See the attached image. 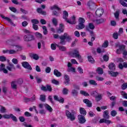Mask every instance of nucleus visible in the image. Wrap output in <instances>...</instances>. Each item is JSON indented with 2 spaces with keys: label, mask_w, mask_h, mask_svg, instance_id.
Wrapping results in <instances>:
<instances>
[{
  "label": "nucleus",
  "mask_w": 127,
  "mask_h": 127,
  "mask_svg": "<svg viewBox=\"0 0 127 127\" xmlns=\"http://www.w3.org/2000/svg\"><path fill=\"white\" fill-rule=\"evenodd\" d=\"M6 69L8 70V71H12V69H15V67L14 66V64L11 63H9L8 65L6 66Z\"/></svg>",
  "instance_id": "14"
},
{
  "label": "nucleus",
  "mask_w": 127,
  "mask_h": 127,
  "mask_svg": "<svg viewBox=\"0 0 127 127\" xmlns=\"http://www.w3.org/2000/svg\"><path fill=\"white\" fill-rule=\"evenodd\" d=\"M70 55L73 58H77L80 63L83 62V59H82V56L80 55V53L78 49H74L73 52H71L70 53Z\"/></svg>",
  "instance_id": "3"
},
{
  "label": "nucleus",
  "mask_w": 127,
  "mask_h": 127,
  "mask_svg": "<svg viewBox=\"0 0 127 127\" xmlns=\"http://www.w3.org/2000/svg\"><path fill=\"white\" fill-rule=\"evenodd\" d=\"M54 74L56 76V77H61L62 76L61 72L56 69L54 70Z\"/></svg>",
  "instance_id": "18"
},
{
  "label": "nucleus",
  "mask_w": 127,
  "mask_h": 127,
  "mask_svg": "<svg viewBox=\"0 0 127 127\" xmlns=\"http://www.w3.org/2000/svg\"><path fill=\"white\" fill-rule=\"evenodd\" d=\"M106 19L103 18L94 20V22H96V24H101L102 23H104Z\"/></svg>",
  "instance_id": "17"
},
{
  "label": "nucleus",
  "mask_w": 127,
  "mask_h": 127,
  "mask_svg": "<svg viewBox=\"0 0 127 127\" xmlns=\"http://www.w3.org/2000/svg\"><path fill=\"white\" fill-rule=\"evenodd\" d=\"M95 79L97 81H104V78L101 77L99 76H96Z\"/></svg>",
  "instance_id": "55"
},
{
  "label": "nucleus",
  "mask_w": 127,
  "mask_h": 127,
  "mask_svg": "<svg viewBox=\"0 0 127 127\" xmlns=\"http://www.w3.org/2000/svg\"><path fill=\"white\" fill-rule=\"evenodd\" d=\"M121 89L122 90H126V89H127V83H123L121 86Z\"/></svg>",
  "instance_id": "51"
},
{
  "label": "nucleus",
  "mask_w": 127,
  "mask_h": 127,
  "mask_svg": "<svg viewBox=\"0 0 127 127\" xmlns=\"http://www.w3.org/2000/svg\"><path fill=\"white\" fill-rule=\"evenodd\" d=\"M126 50V46L125 45H121L119 46V49L116 50L117 54H121V51H125Z\"/></svg>",
  "instance_id": "11"
},
{
  "label": "nucleus",
  "mask_w": 127,
  "mask_h": 127,
  "mask_svg": "<svg viewBox=\"0 0 127 127\" xmlns=\"http://www.w3.org/2000/svg\"><path fill=\"white\" fill-rule=\"evenodd\" d=\"M114 15H115V17L116 18V19H117V20H120V11L118 10L116 11L115 13H114Z\"/></svg>",
  "instance_id": "23"
},
{
  "label": "nucleus",
  "mask_w": 127,
  "mask_h": 127,
  "mask_svg": "<svg viewBox=\"0 0 127 127\" xmlns=\"http://www.w3.org/2000/svg\"><path fill=\"white\" fill-rule=\"evenodd\" d=\"M77 71L79 72V74H83V69L81 67H78L77 68Z\"/></svg>",
  "instance_id": "60"
},
{
  "label": "nucleus",
  "mask_w": 127,
  "mask_h": 127,
  "mask_svg": "<svg viewBox=\"0 0 127 127\" xmlns=\"http://www.w3.org/2000/svg\"><path fill=\"white\" fill-rule=\"evenodd\" d=\"M22 65L24 68H25V69H27L28 70H32L31 65H30L27 62H24L22 63Z\"/></svg>",
  "instance_id": "8"
},
{
  "label": "nucleus",
  "mask_w": 127,
  "mask_h": 127,
  "mask_svg": "<svg viewBox=\"0 0 127 127\" xmlns=\"http://www.w3.org/2000/svg\"><path fill=\"white\" fill-rule=\"evenodd\" d=\"M47 91H49V92H51L52 91V88L50 85H47Z\"/></svg>",
  "instance_id": "59"
},
{
  "label": "nucleus",
  "mask_w": 127,
  "mask_h": 127,
  "mask_svg": "<svg viewBox=\"0 0 127 127\" xmlns=\"http://www.w3.org/2000/svg\"><path fill=\"white\" fill-rule=\"evenodd\" d=\"M85 19L82 17H80L78 20V24L76 26V29H78V30H81V29H83V28H85Z\"/></svg>",
  "instance_id": "4"
},
{
  "label": "nucleus",
  "mask_w": 127,
  "mask_h": 127,
  "mask_svg": "<svg viewBox=\"0 0 127 127\" xmlns=\"http://www.w3.org/2000/svg\"><path fill=\"white\" fill-rule=\"evenodd\" d=\"M80 94H81V95H83V96H85V97H89V96H90L89 93L83 90H80Z\"/></svg>",
  "instance_id": "32"
},
{
  "label": "nucleus",
  "mask_w": 127,
  "mask_h": 127,
  "mask_svg": "<svg viewBox=\"0 0 127 127\" xmlns=\"http://www.w3.org/2000/svg\"><path fill=\"white\" fill-rule=\"evenodd\" d=\"M121 95L124 99H127V94L125 91H121Z\"/></svg>",
  "instance_id": "53"
},
{
  "label": "nucleus",
  "mask_w": 127,
  "mask_h": 127,
  "mask_svg": "<svg viewBox=\"0 0 127 127\" xmlns=\"http://www.w3.org/2000/svg\"><path fill=\"white\" fill-rule=\"evenodd\" d=\"M109 110H106L103 112V117L104 119L109 120L110 119V116L109 115Z\"/></svg>",
  "instance_id": "16"
},
{
  "label": "nucleus",
  "mask_w": 127,
  "mask_h": 127,
  "mask_svg": "<svg viewBox=\"0 0 127 127\" xmlns=\"http://www.w3.org/2000/svg\"><path fill=\"white\" fill-rule=\"evenodd\" d=\"M0 61L1 62H5V61H6V58L3 56H0Z\"/></svg>",
  "instance_id": "47"
},
{
  "label": "nucleus",
  "mask_w": 127,
  "mask_h": 127,
  "mask_svg": "<svg viewBox=\"0 0 127 127\" xmlns=\"http://www.w3.org/2000/svg\"><path fill=\"white\" fill-rule=\"evenodd\" d=\"M35 78H36V80L38 84H40V83H41V82H42V79H41V78H40L39 77H38V75L36 76Z\"/></svg>",
  "instance_id": "42"
},
{
  "label": "nucleus",
  "mask_w": 127,
  "mask_h": 127,
  "mask_svg": "<svg viewBox=\"0 0 127 127\" xmlns=\"http://www.w3.org/2000/svg\"><path fill=\"white\" fill-rule=\"evenodd\" d=\"M103 13H104V10L103 9V8L97 9L95 12V15L98 17H101L102 15H103Z\"/></svg>",
  "instance_id": "7"
},
{
  "label": "nucleus",
  "mask_w": 127,
  "mask_h": 127,
  "mask_svg": "<svg viewBox=\"0 0 127 127\" xmlns=\"http://www.w3.org/2000/svg\"><path fill=\"white\" fill-rule=\"evenodd\" d=\"M65 114L67 119H69L71 121H74L75 120V116L74 114L71 113V112H69V110L65 111Z\"/></svg>",
  "instance_id": "6"
},
{
  "label": "nucleus",
  "mask_w": 127,
  "mask_h": 127,
  "mask_svg": "<svg viewBox=\"0 0 127 127\" xmlns=\"http://www.w3.org/2000/svg\"><path fill=\"white\" fill-rule=\"evenodd\" d=\"M108 73L109 75H111L112 77H117L119 75V72H118L109 71Z\"/></svg>",
  "instance_id": "21"
},
{
  "label": "nucleus",
  "mask_w": 127,
  "mask_h": 127,
  "mask_svg": "<svg viewBox=\"0 0 127 127\" xmlns=\"http://www.w3.org/2000/svg\"><path fill=\"white\" fill-rule=\"evenodd\" d=\"M12 62L13 64H18V61L16 59H13L12 60Z\"/></svg>",
  "instance_id": "62"
},
{
  "label": "nucleus",
  "mask_w": 127,
  "mask_h": 127,
  "mask_svg": "<svg viewBox=\"0 0 127 127\" xmlns=\"http://www.w3.org/2000/svg\"><path fill=\"white\" fill-rule=\"evenodd\" d=\"M32 27L34 30H38V25L36 24H33Z\"/></svg>",
  "instance_id": "61"
},
{
  "label": "nucleus",
  "mask_w": 127,
  "mask_h": 127,
  "mask_svg": "<svg viewBox=\"0 0 127 127\" xmlns=\"http://www.w3.org/2000/svg\"><path fill=\"white\" fill-rule=\"evenodd\" d=\"M87 5L89 6V8H93L95 6V3L92 1H89L87 2Z\"/></svg>",
  "instance_id": "22"
},
{
  "label": "nucleus",
  "mask_w": 127,
  "mask_h": 127,
  "mask_svg": "<svg viewBox=\"0 0 127 127\" xmlns=\"http://www.w3.org/2000/svg\"><path fill=\"white\" fill-rule=\"evenodd\" d=\"M102 94H98L97 96L95 97V100L96 102H100L102 100Z\"/></svg>",
  "instance_id": "31"
},
{
  "label": "nucleus",
  "mask_w": 127,
  "mask_h": 127,
  "mask_svg": "<svg viewBox=\"0 0 127 127\" xmlns=\"http://www.w3.org/2000/svg\"><path fill=\"white\" fill-rule=\"evenodd\" d=\"M40 100L41 102H45L46 100V96L44 95H41L40 96Z\"/></svg>",
  "instance_id": "36"
},
{
  "label": "nucleus",
  "mask_w": 127,
  "mask_h": 127,
  "mask_svg": "<svg viewBox=\"0 0 127 127\" xmlns=\"http://www.w3.org/2000/svg\"><path fill=\"white\" fill-rule=\"evenodd\" d=\"M1 71H2L4 74H7V73H8L7 69H5V65L3 64H1L0 65V72H1Z\"/></svg>",
  "instance_id": "12"
},
{
  "label": "nucleus",
  "mask_w": 127,
  "mask_h": 127,
  "mask_svg": "<svg viewBox=\"0 0 127 127\" xmlns=\"http://www.w3.org/2000/svg\"><path fill=\"white\" fill-rule=\"evenodd\" d=\"M110 70H111L112 71H114L116 69V64H115L111 63L109 64L108 66Z\"/></svg>",
  "instance_id": "19"
},
{
  "label": "nucleus",
  "mask_w": 127,
  "mask_h": 127,
  "mask_svg": "<svg viewBox=\"0 0 127 127\" xmlns=\"http://www.w3.org/2000/svg\"><path fill=\"white\" fill-rule=\"evenodd\" d=\"M54 38L55 39H57L59 37L60 39H61V41L60 42V44L61 45H65L66 44V41L67 42H70V41H72V37L70 35L68 34L67 33H64L63 35H62L59 37V35L56 34L53 35ZM66 40V41H65Z\"/></svg>",
  "instance_id": "1"
},
{
  "label": "nucleus",
  "mask_w": 127,
  "mask_h": 127,
  "mask_svg": "<svg viewBox=\"0 0 127 127\" xmlns=\"http://www.w3.org/2000/svg\"><path fill=\"white\" fill-rule=\"evenodd\" d=\"M69 91V90L66 88H63V95H68V92Z\"/></svg>",
  "instance_id": "45"
},
{
  "label": "nucleus",
  "mask_w": 127,
  "mask_h": 127,
  "mask_svg": "<svg viewBox=\"0 0 127 127\" xmlns=\"http://www.w3.org/2000/svg\"><path fill=\"white\" fill-rule=\"evenodd\" d=\"M31 21L33 24H38V23H39V21L36 19H33Z\"/></svg>",
  "instance_id": "44"
},
{
  "label": "nucleus",
  "mask_w": 127,
  "mask_h": 127,
  "mask_svg": "<svg viewBox=\"0 0 127 127\" xmlns=\"http://www.w3.org/2000/svg\"><path fill=\"white\" fill-rule=\"evenodd\" d=\"M43 30V34L44 35H46V34H48V31H47V28L45 26H43L42 27Z\"/></svg>",
  "instance_id": "39"
},
{
  "label": "nucleus",
  "mask_w": 127,
  "mask_h": 127,
  "mask_svg": "<svg viewBox=\"0 0 127 127\" xmlns=\"http://www.w3.org/2000/svg\"><path fill=\"white\" fill-rule=\"evenodd\" d=\"M3 118L4 119H10V115H7V114L3 115Z\"/></svg>",
  "instance_id": "64"
},
{
  "label": "nucleus",
  "mask_w": 127,
  "mask_h": 127,
  "mask_svg": "<svg viewBox=\"0 0 127 127\" xmlns=\"http://www.w3.org/2000/svg\"><path fill=\"white\" fill-rule=\"evenodd\" d=\"M71 95H72L73 97H76V96H78V91L75 89H73L71 91Z\"/></svg>",
  "instance_id": "37"
},
{
  "label": "nucleus",
  "mask_w": 127,
  "mask_h": 127,
  "mask_svg": "<svg viewBox=\"0 0 127 127\" xmlns=\"http://www.w3.org/2000/svg\"><path fill=\"white\" fill-rule=\"evenodd\" d=\"M86 30H87V31H89L91 36H95V34H94V31L89 29V27H86Z\"/></svg>",
  "instance_id": "38"
},
{
  "label": "nucleus",
  "mask_w": 127,
  "mask_h": 127,
  "mask_svg": "<svg viewBox=\"0 0 127 127\" xmlns=\"http://www.w3.org/2000/svg\"><path fill=\"white\" fill-rule=\"evenodd\" d=\"M103 60L104 61H105V62H108V61H109V56H108L107 55H105L103 56Z\"/></svg>",
  "instance_id": "56"
},
{
  "label": "nucleus",
  "mask_w": 127,
  "mask_h": 127,
  "mask_svg": "<svg viewBox=\"0 0 127 127\" xmlns=\"http://www.w3.org/2000/svg\"><path fill=\"white\" fill-rule=\"evenodd\" d=\"M89 83L90 85H92L93 86H97L98 83H97V82L94 80H90L89 81Z\"/></svg>",
  "instance_id": "34"
},
{
  "label": "nucleus",
  "mask_w": 127,
  "mask_h": 127,
  "mask_svg": "<svg viewBox=\"0 0 127 127\" xmlns=\"http://www.w3.org/2000/svg\"><path fill=\"white\" fill-rule=\"evenodd\" d=\"M57 47L59 48V50L62 52L66 51V47L64 46H59L57 45Z\"/></svg>",
  "instance_id": "33"
},
{
  "label": "nucleus",
  "mask_w": 127,
  "mask_h": 127,
  "mask_svg": "<svg viewBox=\"0 0 127 127\" xmlns=\"http://www.w3.org/2000/svg\"><path fill=\"white\" fill-rule=\"evenodd\" d=\"M51 10H53V9H57V10H61V8H59L58 6L55 5L50 8Z\"/></svg>",
  "instance_id": "40"
},
{
  "label": "nucleus",
  "mask_w": 127,
  "mask_h": 127,
  "mask_svg": "<svg viewBox=\"0 0 127 127\" xmlns=\"http://www.w3.org/2000/svg\"><path fill=\"white\" fill-rule=\"evenodd\" d=\"M68 14L67 11L64 10L63 12V18L65 19V21L67 22V23H69V24H76V17L74 16L72 17V19L70 20H67Z\"/></svg>",
  "instance_id": "2"
},
{
  "label": "nucleus",
  "mask_w": 127,
  "mask_h": 127,
  "mask_svg": "<svg viewBox=\"0 0 127 127\" xmlns=\"http://www.w3.org/2000/svg\"><path fill=\"white\" fill-rule=\"evenodd\" d=\"M0 112H1L2 114L6 113V109H5V107L2 106H0Z\"/></svg>",
  "instance_id": "30"
},
{
  "label": "nucleus",
  "mask_w": 127,
  "mask_h": 127,
  "mask_svg": "<svg viewBox=\"0 0 127 127\" xmlns=\"http://www.w3.org/2000/svg\"><path fill=\"white\" fill-rule=\"evenodd\" d=\"M9 9L10 10H11V11H12L13 12H16V11H17V10L14 7H9Z\"/></svg>",
  "instance_id": "58"
},
{
  "label": "nucleus",
  "mask_w": 127,
  "mask_h": 127,
  "mask_svg": "<svg viewBox=\"0 0 127 127\" xmlns=\"http://www.w3.org/2000/svg\"><path fill=\"white\" fill-rule=\"evenodd\" d=\"M24 40L27 42L33 41V40H35V37L31 34L26 35L24 36Z\"/></svg>",
  "instance_id": "5"
},
{
  "label": "nucleus",
  "mask_w": 127,
  "mask_h": 127,
  "mask_svg": "<svg viewBox=\"0 0 127 127\" xmlns=\"http://www.w3.org/2000/svg\"><path fill=\"white\" fill-rule=\"evenodd\" d=\"M86 27H88L89 29H91V30H94V29H95V25L93 23H89L88 26H86Z\"/></svg>",
  "instance_id": "24"
},
{
  "label": "nucleus",
  "mask_w": 127,
  "mask_h": 127,
  "mask_svg": "<svg viewBox=\"0 0 127 127\" xmlns=\"http://www.w3.org/2000/svg\"><path fill=\"white\" fill-rule=\"evenodd\" d=\"M111 26H116L117 25V22L115 20H112L110 22Z\"/></svg>",
  "instance_id": "57"
},
{
  "label": "nucleus",
  "mask_w": 127,
  "mask_h": 127,
  "mask_svg": "<svg viewBox=\"0 0 127 127\" xmlns=\"http://www.w3.org/2000/svg\"><path fill=\"white\" fill-rule=\"evenodd\" d=\"M36 37L38 38H42V34L39 32H36L35 33Z\"/></svg>",
  "instance_id": "49"
},
{
  "label": "nucleus",
  "mask_w": 127,
  "mask_h": 127,
  "mask_svg": "<svg viewBox=\"0 0 127 127\" xmlns=\"http://www.w3.org/2000/svg\"><path fill=\"white\" fill-rule=\"evenodd\" d=\"M117 114L118 113H117V111H116V110H113L111 112V115L112 116V117H116Z\"/></svg>",
  "instance_id": "54"
},
{
  "label": "nucleus",
  "mask_w": 127,
  "mask_h": 127,
  "mask_svg": "<svg viewBox=\"0 0 127 127\" xmlns=\"http://www.w3.org/2000/svg\"><path fill=\"white\" fill-rule=\"evenodd\" d=\"M120 2L121 5H123V6H125V7H127V3L124 1L123 0H120Z\"/></svg>",
  "instance_id": "48"
},
{
  "label": "nucleus",
  "mask_w": 127,
  "mask_h": 127,
  "mask_svg": "<svg viewBox=\"0 0 127 127\" xmlns=\"http://www.w3.org/2000/svg\"><path fill=\"white\" fill-rule=\"evenodd\" d=\"M10 119H11L13 122H17L16 117L14 116L12 114H10Z\"/></svg>",
  "instance_id": "43"
},
{
  "label": "nucleus",
  "mask_w": 127,
  "mask_h": 127,
  "mask_svg": "<svg viewBox=\"0 0 127 127\" xmlns=\"http://www.w3.org/2000/svg\"><path fill=\"white\" fill-rule=\"evenodd\" d=\"M87 58L89 62H90V63H92V64H94V63H95V60H94V58H93L92 56H88L87 57Z\"/></svg>",
  "instance_id": "27"
},
{
  "label": "nucleus",
  "mask_w": 127,
  "mask_h": 127,
  "mask_svg": "<svg viewBox=\"0 0 127 127\" xmlns=\"http://www.w3.org/2000/svg\"><path fill=\"white\" fill-rule=\"evenodd\" d=\"M113 37L114 39H118V38H119V33L117 32L114 33L113 34Z\"/></svg>",
  "instance_id": "52"
},
{
  "label": "nucleus",
  "mask_w": 127,
  "mask_h": 127,
  "mask_svg": "<svg viewBox=\"0 0 127 127\" xmlns=\"http://www.w3.org/2000/svg\"><path fill=\"white\" fill-rule=\"evenodd\" d=\"M79 111L81 115H83V116L87 115V112H86V110L83 108H80Z\"/></svg>",
  "instance_id": "28"
},
{
  "label": "nucleus",
  "mask_w": 127,
  "mask_h": 127,
  "mask_svg": "<svg viewBox=\"0 0 127 127\" xmlns=\"http://www.w3.org/2000/svg\"><path fill=\"white\" fill-rule=\"evenodd\" d=\"M30 56L31 57V58L34 59L35 60H38V59H39L38 55H37L36 54L31 53L30 54Z\"/></svg>",
  "instance_id": "20"
},
{
  "label": "nucleus",
  "mask_w": 127,
  "mask_h": 127,
  "mask_svg": "<svg viewBox=\"0 0 127 127\" xmlns=\"http://www.w3.org/2000/svg\"><path fill=\"white\" fill-rule=\"evenodd\" d=\"M64 25H63L62 24H61L60 25L59 28L57 29V33L60 34L62 33V32H64Z\"/></svg>",
  "instance_id": "13"
},
{
  "label": "nucleus",
  "mask_w": 127,
  "mask_h": 127,
  "mask_svg": "<svg viewBox=\"0 0 127 127\" xmlns=\"http://www.w3.org/2000/svg\"><path fill=\"white\" fill-rule=\"evenodd\" d=\"M83 102L84 103V104H86L87 107L89 108H91V107H92V102L90 101V100H89L88 99H83Z\"/></svg>",
  "instance_id": "15"
},
{
  "label": "nucleus",
  "mask_w": 127,
  "mask_h": 127,
  "mask_svg": "<svg viewBox=\"0 0 127 127\" xmlns=\"http://www.w3.org/2000/svg\"><path fill=\"white\" fill-rule=\"evenodd\" d=\"M78 120L79 124H83L86 123V119H85V117L83 116L82 115L78 116Z\"/></svg>",
  "instance_id": "10"
},
{
  "label": "nucleus",
  "mask_w": 127,
  "mask_h": 127,
  "mask_svg": "<svg viewBox=\"0 0 127 127\" xmlns=\"http://www.w3.org/2000/svg\"><path fill=\"white\" fill-rule=\"evenodd\" d=\"M17 82L16 81H12L11 84V86L12 89H17Z\"/></svg>",
  "instance_id": "25"
},
{
  "label": "nucleus",
  "mask_w": 127,
  "mask_h": 127,
  "mask_svg": "<svg viewBox=\"0 0 127 127\" xmlns=\"http://www.w3.org/2000/svg\"><path fill=\"white\" fill-rule=\"evenodd\" d=\"M98 94H99V93H98V92H97V91H92L90 93V95L91 96H93L95 98V97H97Z\"/></svg>",
  "instance_id": "50"
},
{
  "label": "nucleus",
  "mask_w": 127,
  "mask_h": 127,
  "mask_svg": "<svg viewBox=\"0 0 127 127\" xmlns=\"http://www.w3.org/2000/svg\"><path fill=\"white\" fill-rule=\"evenodd\" d=\"M0 16L3 19H5V20H7V21H8V22H9V23H10L11 25H12V26H15V25L14 24V23H13L12 20H11L10 18L7 17H5L2 14L0 15Z\"/></svg>",
  "instance_id": "9"
},
{
  "label": "nucleus",
  "mask_w": 127,
  "mask_h": 127,
  "mask_svg": "<svg viewBox=\"0 0 127 127\" xmlns=\"http://www.w3.org/2000/svg\"><path fill=\"white\" fill-rule=\"evenodd\" d=\"M74 35L76 37H80V33L78 31H75L74 32Z\"/></svg>",
  "instance_id": "63"
},
{
  "label": "nucleus",
  "mask_w": 127,
  "mask_h": 127,
  "mask_svg": "<svg viewBox=\"0 0 127 127\" xmlns=\"http://www.w3.org/2000/svg\"><path fill=\"white\" fill-rule=\"evenodd\" d=\"M45 108L46 109V110L49 111V112H52V111H53V109H52V108H51V107L47 104H45Z\"/></svg>",
  "instance_id": "29"
},
{
  "label": "nucleus",
  "mask_w": 127,
  "mask_h": 127,
  "mask_svg": "<svg viewBox=\"0 0 127 127\" xmlns=\"http://www.w3.org/2000/svg\"><path fill=\"white\" fill-rule=\"evenodd\" d=\"M96 71L99 75H103V74H104V71L103 70V68H102V67H98Z\"/></svg>",
  "instance_id": "26"
},
{
  "label": "nucleus",
  "mask_w": 127,
  "mask_h": 127,
  "mask_svg": "<svg viewBox=\"0 0 127 127\" xmlns=\"http://www.w3.org/2000/svg\"><path fill=\"white\" fill-rule=\"evenodd\" d=\"M108 46H109V42L108 41H106L102 46L104 48H107Z\"/></svg>",
  "instance_id": "46"
},
{
  "label": "nucleus",
  "mask_w": 127,
  "mask_h": 127,
  "mask_svg": "<svg viewBox=\"0 0 127 127\" xmlns=\"http://www.w3.org/2000/svg\"><path fill=\"white\" fill-rule=\"evenodd\" d=\"M52 22L53 23V24L55 26H57L58 24V22L57 21V19L56 18H53L52 19Z\"/></svg>",
  "instance_id": "35"
},
{
  "label": "nucleus",
  "mask_w": 127,
  "mask_h": 127,
  "mask_svg": "<svg viewBox=\"0 0 127 127\" xmlns=\"http://www.w3.org/2000/svg\"><path fill=\"white\" fill-rule=\"evenodd\" d=\"M67 72H73V73H75L76 72L75 69L74 67H68L67 69Z\"/></svg>",
  "instance_id": "41"
}]
</instances>
